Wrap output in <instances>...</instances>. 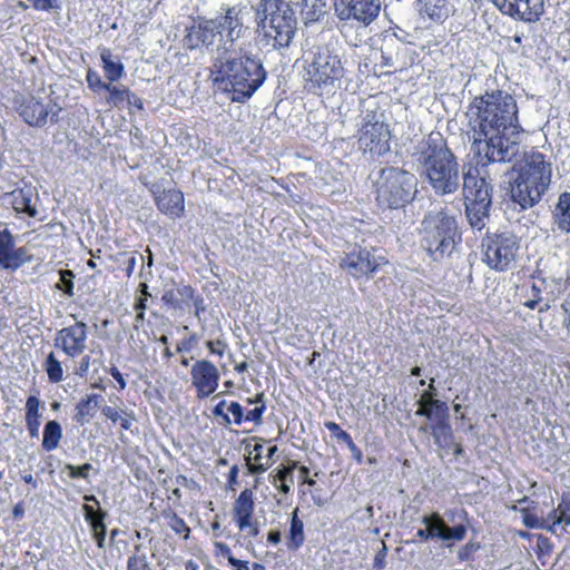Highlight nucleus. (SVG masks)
<instances>
[{
  "mask_svg": "<svg viewBox=\"0 0 570 570\" xmlns=\"http://www.w3.org/2000/svg\"><path fill=\"white\" fill-rule=\"evenodd\" d=\"M465 116L472 147L481 163L463 175L465 215L471 227L481 230L489 218L493 189L485 167L491 163H511L518 157L523 128L515 98L502 89L475 96Z\"/></svg>",
  "mask_w": 570,
  "mask_h": 570,
  "instance_id": "1",
  "label": "nucleus"
},
{
  "mask_svg": "<svg viewBox=\"0 0 570 570\" xmlns=\"http://www.w3.org/2000/svg\"><path fill=\"white\" fill-rule=\"evenodd\" d=\"M266 77L261 59L244 49L217 58L212 69L214 85L230 92L234 102L243 104L252 98Z\"/></svg>",
  "mask_w": 570,
  "mask_h": 570,
  "instance_id": "2",
  "label": "nucleus"
},
{
  "mask_svg": "<svg viewBox=\"0 0 570 570\" xmlns=\"http://www.w3.org/2000/svg\"><path fill=\"white\" fill-rule=\"evenodd\" d=\"M421 166V177L439 196L455 193L460 186L458 158L440 132H431L423 139L415 153Z\"/></svg>",
  "mask_w": 570,
  "mask_h": 570,
  "instance_id": "3",
  "label": "nucleus"
},
{
  "mask_svg": "<svg viewBox=\"0 0 570 570\" xmlns=\"http://www.w3.org/2000/svg\"><path fill=\"white\" fill-rule=\"evenodd\" d=\"M552 177L551 163L540 151L524 155L523 164L511 186L512 199L522 208H529L540 202Z\"/></svg>",
  "mask_w": 570,
  "mask_h": 570,
  "instance_id": "4",
  "label": "nucleus"
},
{
  "mask_svg": "<svg viewBox=\"0 0 570 570\" xmlns=\"http://www.w3.org/2000/svg\"><path fill=\"white\" fill-rule=\"evenodd\" d=\"M303 70L305 91L317 97L334 92L345 76L342 58L326 47L312 51L304 60Z\"/></svg>",
  "mask_w": 570,
  "mask_h": 570,
  "instance_id": "5",
  "label": "nucleus"
},
{
  "mask_svg": "<svg viewBox=\"0 0 570 570\" xmlns=\"http://www.w3.org/2000/svg\"><path fill=\"white\" fill-rule=\"evenodd\" d=\"M421 225L422 247L434 261L450 256L462 240L456 218L445 209L429 213Z\"/></svg>",
  "mask_w": 570,
  "mask_h": 570,
  "instance_id": "6",
  "label": "nucleus"
},
{
  "mask_svg": "<svg viewBox=\"0 0 570 570\" xmlns=\"http://www.w3.org/2000/svg\"><path fill=\"white\" fill-rule=\"evenodd\" d=\"M257 27L264 38L273 41L274 48H285L292 42L297 20L286 0H259L257 4Z\"/></svg>",
  "mask_w": 570,
  "mask_h": 570,
  "instance_id": "7",
  "label": "nucleus"
},
{
  "mask_svg": "<svg viewBox=\"0 0 570 570\" xmlns=\"http://www.w3.org/2000/svg\"><path fill=\"white\" fill-rule=\"evenodd\" d=\"M416 193V177L403 168H382L374 181L375 200L382 208H404L415 198Z\"/></svg>",
  "mask_w": 570,
  "mask_h": 570,
  "instance_id": "8",
  "label": "nucleus"
},
{
  "mask_svg": "<svg viewBox=\"0 0 570 570\" xmlns=\"http://www.w3.org/2000/svg\"><path fill=\"white\" fill-rule=\"evenodd\" d=\"M434 380H431L430 389L424 391L417 402L419 407L415 412L417 416H424L429 421L428 426L420 430L431 431L435 443L450 450L453 454H460L463 450L461 444L454 442L452 428L449 422V407L445 402L434 399Z\"/></svg>",
  "mask_w": 570,
  "mask_h": 570,
  "instance_id": "9",
  "label": "nucleus"
},
{
  "mask_svg": "<svg viewBox=\"0 0 570 570\" xmlns=\"http://www.w3.org/2000/svg\"><path fill=\"white\" fill-rule=\"evenodd\" d=\"M521 239L512 232L488 233L481 243L482 262L492 271L502 273L517 262Z\"/></svg>",
  "mask_w": 570,
  "mask_h": 570,
  "instance_id": "10",
  "label": "nucleus"
},
{
  "mask_svg": "<svg viewBox=\"0 0 570 570\" xmlns=\"http://www.w3.org/2000/svg\"><path fill=\"white\" fill-rule=\"evenodd\" d=\"M376 252L374 247L354 245L338 265L355 279H371L389 264V259L384 255H376Z\"/></svg>",
  "mask_w": 570,
  "mask_h": 570,
  "instance_id": "11",
  "label": "nucleus"
},
{
  "mask_svg": "<svg viewBox=\"0 0 570 570\" xmlns=\"http://www.w3.org/2000/svg\"><path fill=\"white\" fill-rule=\"evenodd\" d=\"M391 139L390 125L376 119L375 115L372 119L364 120L357 131L358 150L372 159L383 157L391 151Z\"/></svg>",
  "mask_w": 570,
  "mask_h": 570,
  "instance_id": "12",
  "label": "nucleus"
},
{
  "mask_svg": "<svg viewBox=\"0 0 570 570\" xmlns=\"http://www.w3.org/2000/svg\"><path fill=\"white\" fill-rule=\"evenodd\" d=\"M53 345L70 358L80 357L88 347V326L82 321L57 331Z\"/></svg>",
  "mask_w": 570,
  "mask_h": 570,
  "instance_id": "13",
  "label": "nucleus"
},
{
  "mask_svg": "<svg viewBox=\"0 0 570 570\" xmlns=\"http://www.w3.org/2000/svg\"><path fill=\"white\" fill-rule=\"evenodd\" d=\"M334 11L341 21L354 20L371 24L381 11L380 0H334Z\"/></svg>",
  "mask_w": 570,
  "mask_h": 570,
  "instance_id": "14",
  "label": "nucleus"
},
{
  "mask_svg": "<svg viewBox=\"0 0 570 570\" xmlns=\"http://www.w3.org/2000/svg\"><path fill=\"white\" fill-rule=\"evenodd\" d=\"M164 305L171 309L183 311L186 307L193 306L196 317L206 311L204 297L197 294L191 285H176L175 287L165 289L161 295Z\"/></svg>",
  "mask_w": 570,
  "mask_h": 570,
  "instance_id": "15",
  "label": "nucleus"
},
{
  "mask_svg": "<svg viewBox=\"0 0 570 570\" xmlns=\"http://www.w3.org/2000/svg\"><path fill=\"white\" fill-rule=\"evenodd\" d=\"M220 374L217 366L208 360H197L190 368L191 385L200 400L210 396L218 387Z\"/></svg>",
  "mask_w": 570,
  "mask_h": 570,
  "instance_id": "16",
  "label": "nucleus"
},
{
  "mask_svg": "<svg viewBox=\"0 0 570 570\" xmlns=\"http://www.w3.org/2000/svg\"><path fill=\"white\" fill-rule=\"evenodd\" d=\"M32 261L24 246L16 247L14 236L8 229H0V268L14 272Z\"/></svg>",
  "mask_w": 570,
  "mask_h": 570,
  "instance_id": "17",
  "label": "nucleus"
},
{
  "mask_svg": "<svg viewBox=\"0 0 570 570\" xmlns=\"http://www.w3.org/2000/svg\"><path fill=\"white\" fill-rule=\"evenodd\" d=\"M503 13L524 22H535L543 13V0H491Z\"/></svg>",
  "mask_w": 570,
  "mask_h": 570,
  "instance_id": "18",
  "label": "nucleus"
},
{
  "mask_svg": "<svg viewBox=\"0 0 570 570\" xmlns=\"http://www.w3.org/2000/svg\"><path fill=\"white\" fill-rule=\"evenodd\" d=\"M422 523L428 528L432 540L439 539L443 541L448 548L452 547L455 541H462L468 531L464 523L449 527L444 519L436 512L424 515Z\"/></svg>",
  "mask_w": 570,
  "mask_h": 570,
  "instance_id": "19",
  "label": "nucleus"
},
{
  "mask_svg": "<svg viewBox=\"0 0 570 570\" xmlns=\"http://www.w3.org/2000/svg\"><path fill=\"white\" fill-rule=\"evenodd\" d=\"M157 209L171 219L181 218L185 215L184 193L176 188L151 189Z\"/></svg>",
  "mask_w": 570,
  "mask_h": 570,
  "instance_id": "20",
  "label": "nucleus"
},
{
  "mask_svg": "<svg viewBox=\"0 0 570 570\" xmlns=\"http://www.w3.org/2000/svg\"><path fill=\"white\" fill-rule=\"evenodd\" d=\"M219 36L216 20L199 18L186 35V41L190 48L210 46Z\"/></svg>",
  "mask_w": 570,
  "mask_h": 570,
  "instance_id": "21",
  "label": "nucleus"
},
{
  "mask_svg": "<svg viewBox=\"0 0 570 570\" xmlns=\"http://www.w3.org/2000/svg\"><path fill=\"white\" fill-rule=\"evenodd\" d=\"M105 91H107L106 104L110 108L121 109L126 107L129 110H131V108L137 111L144 110L142 99L125 85H114L109 82Z\"/></svg>",
  "mask_w": 570,
  "mask_h": 570,
  "instance_id": "22",
  "label": "nucleus"
},
{
  "mask_svg": "<svg viewBox=\"0 0 570 570\" xmlns=\"http://www.w3.org/2000/svg\"><path fill=\"white\" fill-rule=\"evenodd\" d=\"M224 13L217 16L216 20L219 36H225L227 40L234 42L243 30L242 8L239 6L222 8Z\"/></svg>",
  "mask_w": 570,
  "mask_h": 570,
  "instance_id": "23",
  "label": "nucleus"
},
{
  "mask_svg": "<svg viewBox=\"0 0 570 570\" xmlns=\"http://www.w3.org/2000/svg\"><path fill=\"white\" fill-rule=\"evenodd\" d=\"M18 110L23 120L35 127L45 126L49 115L47 106L35 97L23 99Z\"/></svg>",
  "mask_w": 570,
  "mask_h": 570,
  "instance_id": "24",
  "label": "nucleus"
},
{
  "mask_svg": "<svg viewBox=\"0 0 570 570\" xmlns=\"http://www.w3.org/2000/svg\"><path fill=\"white\" fill-rule=\"evenodd\" d=\"M102 400V396L96 393L86 394L81 397L75 406L73 422L80 426L89 423L96 415Z\"/></svg>",
  "mask_w": 570,
  "mask_h": 570,
  "instance_id": "25",
  "label": "nucleus"
},
{
  "mask_svg": "<svg viewBox=\"0 0 570 570\" xmlns=\"http://www.w3.org/2000/svg\"><path fill=\"white\" fill-rule=\"evenodd\" d=\"M254 493L250 489H245L236 499L233 508L234 520L239 529L248 525V520L253 519L254 513Z\"/></svg>",
  "mask_w": 570,
  "mask_h": 570,
  "instance_id": "26",
  "label": "nucleus"
},
{
  "mask_svg": "<svg viewBox=\"0 0 570 570\" xmlns=\"http://www.w3.org/2000/svg\"><path fill=\"white\" fill-rule=\"evenodd\" d=\"M43 404L36 395H29L24 404V422L31 439L39 436Z\"/></svg>",
  "mask_w": 570,
  "mask_h": 570,
  "instance_id": "27",
  "label": "nucleus"
},
{
  "mask_svg": "<svg viewBox=\"0 0 570 570\" xmlns=\"http://www.w3.org/2000/svg\"><path fill=\"white\" fill-rule=\"evenodd\" d=\"M420 12L436 23H443L451 16V6L448 0H417Z\"/></svg>",
  "mask_w": 570,
  "mask_h": 570,
  "instance_id": "28",
  "label": "nucleus"
},
{
  "mask_svg": "<svg viewBox=\"0 0 570 570\" xmlns=\"http://www.w3.org/2000/svg\"><path fill=\"white\" fill-rule=\"evenodd\" d=\"M553 218L560 232L570 234V191H563L559 195Z\"/></svg>",
  "mask_w": 570,
  "mask_h": 570,
  "instance_id": "29",
  "label": "nucleus"
},
{
  "mask_svg": "<svg viewBox=\"0 0 570 570\" xmlns=\"http://www.w3.org/2000/svg\"><path fill=\"white\" fill-rule=\"evenodd\" d=\"M548 530L556 533L560 524L570 525V494H562L556 509L548 514Z\"/></svg>",
  "mask_w": 570,
  "mask_h": 570,
  "instance_id": "30",
  "label": "nucleus"
},
{
  "mask_svg": "<svg viewBox=\"0 0 570 570\" xmlns=\"http://www.w3.org/2000/svg\"><path fill=\"white\" fill-rule=\"evenodd\" d=\"M11 205L16 213L26 214L31 218L38 215L37 208L31 204V193L23 189L17 188L10 193Z\"/></svg>",
  "mask_w": 570,
  "mask_h": 570,
  "instance_id": "31",
  "label": "nucleus"
},
{
  "mask_svg": "<svg viewBox=\"0 0 570 570\" xmlns=\"http://www.w3.org/2000/svg\"><path fill=\"white\" fill-rule=\"evenodd\" d=\"M100 60L108 82L114 83L122 78L125 75V66L119 60H112L111 50L109 48H102L100 50Z\"/></svg>",
  "mask_w": 570,
  "mask_h": 570,
  "instance_id": "32",
  "label": "nucleus"
},
{
  "mask_svg": "<svg viewBox=\"0 0 570 570\" xmlns=\"http://www.w3.org/2000/svg\"><path fill=\"white\" fill-rule=\"evenodd\" d=\"M305 542L304 523L298 518L297 509L291 518L289 531L286 538V547L291 551H297Z\"/></svg>",
  "mask_w": 570,
  "mask_h": 570,
  "instance_id": "33",
  "label": "nucleus"
},
{
  "mask_svg": "<svg viewBox=\"0 0 570 570\" xmlns=\"http://www.w3.org/2000/svg\"><path fill=\"white\" fill-rule=\"evenodd\" d=\"M62 438V429L59 422L51 420L45 424L41 446L45 451L51 452L58 448Z\"/></svg>",
  "mask_w": 570,
  "mask_h": 570,
  "instance_id": "34",
  "label": "nucleus"
},
{
  "mask_svg": "<svg viewBox=\"0 0 570 570\" xmlns=\"http://www.w3.org/2000/svg\"><path fill=\"white\" fill-rule=\"evenodd\" d=\"M246 403L254 405V407L244 413V422L261 425L263 423V415L267 410L265 394L263 392L257 393L254 399H247Z\"/></svg>",
  "mask_w": 570,
  "mask_h": 570,
  "instance_id": "35",
  "label": "nucleus"
},
{
  "mask_svg": "<svg viewBox=\"0 0 570 570\" xmlns=\"http://www.w3.org/2000/svg\"><path fill=\"white\" fill-rule=\"evenodd\" d=\"M520 504V511L522 512L523 523L527 528L530 529H547L550 524V521H548V517L546 519L539 518L535 514L530 512V507L534 502L531 501L528 497L522 498L518 501Z\"/></svg>",
  "mask_w": 570,
  "mask_h": 570,
  "instance_id": "36",
  "label": "nucleus"
},
{
  "mask_svg": "<svg viewBox=\"0 0 570 570\" xmlns=\"http://www.w3.org/2000/svg\"><path fill=\"white\" fill-rule=\"evenodd\" d=\"M42 368L48 376V381L52 384L63 381L65 371L62 362L57 357L55 352H50L42 362Z\"/></svg>",
  "mask_w": 570,
  "mask_h": 570,
  "instance_id": "37",
  "label": "nucleus"
},
{
  "mask_svg": "<svg viewBox=\"0 0 570 570\" xmlns=\"http://www.w3.org/2000/svg\"><path fill=\"white\" fill-rule=\"evenodd\" d=\"M101 413L114 425L119 424L122 430H129L131 428L134 416L132 414L127 413L125 410L105 405L101 407Z\"/></svg>",
  "mask_w": 570,
  "mask_h": 570,
  "instance_id": "38",
  "label": "nucleus"
},
{
  "mask_svg": "<svg viewBox=\"0 0 570 570\" xmlns=\"http://www.w3.org/2000/svg\"><path fill=\"white\" fill-rule=\"evenodd\" d=\"M326 3L323 0H303L302 16L305 23H313L320 21L325 14Z\"/></svg>",
  "mask_w": 570,
  "mask_h": 570,
  "instance_id": "39",
  "label": "nucleus"
},
{
  "mask_svg": "<svg viewBox=\"0 0 570 570\" xmlns=\"http://www.w3.org/2000/svg\"><path fill=\"white\" fill-rule=\"evenodd\" d=\"M299 465H282L281 469H277L275 474V485L279 488L283 493H287L291 489V484L293 483L292 473ZM304 474L308 473V470L305 465H301Z\"/></svg>",
  "mask_w": 570,
  "mask_h": 570,
  "instance_id": "40",
  "label": "nucleus"
},
{
  "mask_svg": "<svg viewBox=\"0 0 570 570\" xmlns=\"http://www.w3.org/2000/svg\"><path fill=\"white\" fill-rule=\"evenodd\" d=\"M277 452L278 448L276 444H273L272 441H264L254 445V449L249 451V456L255 461H259L263 458L275 461L274 456ZM246 463H250V458H246Z\"/></svg>",
  "mask_w": 570,
  "mask_h": 570,
  "instance_id": "41",
  "label": "nucleus"
},
{
  "mask_svg": "<svg viewBox=\"0 0 570 570\" xmlns=\"http://www.w3.org/2000/svg\"><path fill=\"white\" fill-rule=\"evenodd\" d=\"M324 426L330 431L331 436L336 439L337 442L344 443L351 449L356 448L352 436L336 422L327 421L324 423Z\"/></svg>",
  "mask_w": 570,
  "mask_h": 570,
  "instance_id": "42",
  "label": "nucleus"
},
{
  "mask_svg": "<svg viewBox=\"0 0 570 570\" xmlns=\"http://www.w3.org/2000/svg\"><path fill=\"white\" fill-rule=\"evenodd\" d=\"M107 513H100V518L94 523L89 524L92 530V537L98 548H105L107 527L105 524V518Z\"/></svg>",
  "mask_w": 570,
  "mask_h": 570,
  "instance_id": "43",
  "label": "nucleus"
},
{
  "mask_svg": "<svg viewBox=\"0 0 570 570\" xmlns=\"http://www.w3.org/2000/svg\"><path fill=\"white\" fill-rule=\"evenodd\" d=\"M60 283L57 284V288L62 291L68 296H73V278L75 274L70 269H61L59 272Z\"/></svg>",
  "mask_w": 570,
  "mask_h": 570,
  "instance_id": "44",
  "label": "nucleus"
},
{
  "mask_svg": "<svg viewBox=\"0 0 570 570\" xmlns=\"http://www.w3.org/2000/svg\"><path fill=\"white\" fill-rule=\"evenodd\" d=\"M86 81L88 85V88L94 92H99L100 90H106L108 88L109 82L102 81L100 75L89 68L86 73Z\"/></svg>",
  "mask_w": 570,
  "mask_h": 570,
  "instance_id": "45",
  "label": "nucleus"
},
{
  "mask_svg": "<svg viewBox=\"0 0 570 570\" xmlns=\"http://www.w3.org/2000/svg\"><path fill=\"white\" fill-rule=\"evenodd\" d=\"M205 345L210 354L216 355L218 357H223L226 351L228 350V343L223 337H218L216 340H208L205 343Z\"/></svg>",
  "mask_w": 570,
  "mask_h": 570,
  "instance_id": "46",
  "label": "nucleus"
},
{
  "mask_svg": "<svg viewBox=\"0 0 570 570\" xmlns=\"http://www.w3.org/2000/svg\"><path fill=\"white\" fill-rule=\"evenodd\" d=\"M169 527L171 528V530L177 533V534H181V533H185V539L188 538V534L190 532V529L189 527L186 524L185 520L181 519L180 517H178L176 513H173L171 518H170V521H169Z\"/></svg>",
  "mask_w": 570,
  "mask_h": 570,
  "instance_id": "47",
  "label": "nucleus"
},
{
  "mask_svg": "<svg viewBox=\"0 0 570 570\" xmlns=\"http://www.w3.org/2000/svg\"><path fill=\"white\" fill-rule=\"evenodd\" d=\"M227 409V412L232 414L233 419H232V423L236 424V425H240L242 423H244V407L240 403L236 402V401H233L228 404V406L226 407Z\"/></svg>",
  "mask_w": 570,
  "mask_h": 570,
  "instance_id": "48",
  "label": "nucleus"
},
{
  "mask_svg": "<svg viewBox=\"0 0 570 570\" xmlns=\"http://www.w3.org/2000/svg\"><path fill=\"white\" fill-rule=\"evenodd\" d=\"M148 561L145 554H134L128 558L127 570H148Z\"/></svg>",
  "mask_w": 570,
  "mask_h": 570,
  "instance_id": "49",
  "label": "nucleus"
},
{
  "mask_svg": "<svg viewBox=\"0 0 570 570\" xmlns=\"http://www.w3.org/2000/svg\"><path fill=\"white\" fill-rule=\"evenodd\" d=\"M148 298L146 297H136L134 303V309L136 312L135 322L138 324H142L145 321V312L147 309Z\"/></svg>",
  "mask_w": 570,
  "mask_h": 570,
  "instance_id": "50",
  "label": "nucleus"
},
{
  "mask_svg": "<svg viewBox=\"0 0 570 570\" xmlns=\"http://www.w3.org/2000/svg\"><path fill=\"white\" fill-rule=\"evenodd\" d=\"M198 343V336L196 333L183 338L176 346L177 353L190 352Z\"/></svg>",
  "mask_w": 570,
  "mask_h": 570,
  "instance_id": "51",
  "label": "nucleus"
},
{
  "mask_svg": "<svg viewBox=\"0 0 570 570\" xmlns=\"http://www.w3.org/2000/svg\"><path fill=\"white\" fill-rule=\"evenodd\" d=\"M91 465H65L69 478H86Z\"/></svg>",
  "mask_w": 570,
  "mask_h": 570,
  "instance_id": "52",
  "label": "nucleus"
},
{
  "mask_svg": "<svg viewBox=\"0 0 570 570\" xmlns=\"http://www.w3.org/2000/svg\"><path fill=\"white\" fill-rule=\"evenodd\" d=\"M85 520L91 524L95 521H97L100 518V513H107L106 511H102L100 509H95L94 505H90L88 503H85L82 507Z\"/></svg>",
  "mask_w": 570,
  "mask_h": 570,
  "instance_id": "53",
  "label": "nucleus"
},
{
  "mask_svg": "<svg viewBox=\"0 0 570 570\" xmlns=\"http://www.w3.org/2000/svg\"><path fill=\"white\" fill-rule=\"evenodd\" d=\"M225 407L226 401L223 400L214 406L213 414L214 416L222 419V424L229 425L232 424V419L229 417L228 413L225 412Z\"/></svg>",
  "mask_w": 570,
  "mask_h": 570,
  "instance_id": "54",
  "label": "nucleus"
},
{
  "mask_svg": "<svg viewBox=\"0 0 570 570\" xmlns=\"http://www.w3.org/2000/svg\"><path fill=\"white\" fill-rule=\"evenodd\" d=\"M480 546L474 542H469L464 547H462L458 552V558L460 561H469L472 557V553L475 552Z\"/></svg>",
  "mask_w": 570,
  "mask_h": 570,
  "instance_id": "55",
  "label": "nucleus"
},
{
  "mask_svg": "<svg viewBox=\"0 0 570 570\" xmlns=\"http://www.w3.org/2000/svg\"><path fill=\"white\" fill-rule=\"evenodd\" d=\"M106 372L109 373L112 376V379L117 382V389L119 391L126 389L127 382L121 372L116 366H110L109 368L106 370Z\"/></svg>",
  "mask_w": 570,
  "mask_h": 570,
  "instance_id": "56",
  "label": "nucleus"
},
{
  "mask_svg": "<svg viewBox=\"0 0 570 570\" xmlns=\"http://www.w3.org/2000/svg\"><path fill=\"white\" fill-rule=\"evenodd\" d=\"M89 367H90V355L83 353L81 355V360H80L75 373H76V375L83 377L88 374Z\"/></svg>",
  "mask_w": 570,
  "mask_h": 570,
  "instance_id": "57",
  "label": "nucleus"
},
{
  "mask_svg": "<svg viewBox=\"0 0 570 570\" xmlns=\"http://www.w3.org/2000/svg\"><path fill=\"white\" fill-rule=\"evenodd\" d=\"M386 553H387V548H386V544L383 542L382 544V549L376 553L375 558H374V562H373V566L375 569H384L386 567Z\"/></svg>",
  "mask_w": 570,
  "mask_h": 570,
  "instance_id": "58",
  "label": "nucleus"
},
{
  "mask_svg": "<svg viewBox=\"0 0 570 570\" xmlns=\"http://www.w3.org/2000/svg\"><path fill=\"white\" fill-rule=\"evenodd\" d=\"M36 10L48 11L55 7L56 0H28Z\"/></svg>",
  "mask_w": 570,
  "mask_h": 570,
  "instance_id": "59",
  "label": "nucleus"
},
{
  "mask_svg": "<svg viewBox=\"0 0 570 570\" xmlns=\"http://www.w3.org/2000/svg\"><path fill=\"white\" fill-rule=\"evenodd\" d=\"M561 308L564 313V327L568 330V332H570V293L567 295L563 303L561 304Z\"/></svg>",
  "mask_w": 570,
  "mask_h": 570,
  "instance_id": "60",
  "label": "nucleus"
},
{
  "mask_svg": "<svg viewBox=\"0 0 570 570\" xmlns=\"http://www.w3.org/2000/svg\"><path fill=\"white\" fill-rule=\"evenodd\" d=\"M240 531H246L248 537H257L259 533L258 525L256 522L252 520H248V525H246L243 529H239Z\"/></svg>",
  "mask_w": 570,
  "mask_h": 570,
  "instance_id": "61",
  "label": "nucleus"
},
{
  "mask_svg": "<svg viewBox=\"0 0 570 570\" xmlns=\"http://www.w3.org/2000/svg\"><path fill=\"white\" fill-rule=\"evenodd\" d=\"M235 570H249V566L247 561H242L236 559L235 557H229L228 562Z\"/></svg>",
  "mask_w": 570,
  "mask_h": 570,
  "instance_id": "62",
  "label": "nucleus"
},
{
  "mask_svg": "<svg viewBox=\"0 0 570 570\" xmlns=\"http://www.w3.org/2000/svg\"><path fill=\"white\" fill-rule=\"evenodd\" d=\"M21 479L28 483L31 484L33 489H37L39 487V480L38 478H33V475L29 471H23L21 473Z\"/></svg>",
  "mask_w": 570,
  "mask_h": 570,
  "instance_id": "63",
  "label": "nucleus"
},
{
  "mask_svg": "<svg viewBox=\"0 0 570 570\" xmlns=\"http://www.w3.org/2000/svg\"><path fill=\"white\" fill-rule=\"evenodd\" d=\"M12 515L16 520H21L24 517L23 502H18L12 509Z\"/></svg>",
  "mask_w": 570,
  "mask_h": 570,
  "instance_id": "64",
  "label": "nucleus"
}]
</instances>
